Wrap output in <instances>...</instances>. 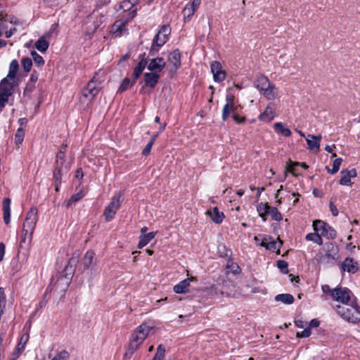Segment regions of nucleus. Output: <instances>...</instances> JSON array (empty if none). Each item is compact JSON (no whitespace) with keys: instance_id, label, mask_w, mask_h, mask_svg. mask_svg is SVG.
Returning a JSON list of instances; mask_svg holds the SVG:
<instances>
[{"instance_id":"nucleus-1","label":"nucleus","mask_w":360,"mask_h":360,"mask_svg":"<svg viewBox=\"0 0 360 360\" xmlns=\"http://www.w3.org/2000/svg\"><path fill=\"white\" fill-rule=\"evenodd\" d=\"M38 221V210L32 207L27 213L22 224L20 243H25L27 240L30 243L33 238V233Z\"/></svg>"},{"instance_id":"nucleus-2","label":"nucleus","mask_w":360,"mask_h":360,"mask_svg":"<svg viewBox=\"0 0 360 360\" xmlns=\"http://www.w3.org/2000/svg\"><path fill=\"white\" fill-rule=\"evenodd\" d=\"M339 257V248L334 242L326 243L321 248L314 259L319 264H328L338 259Z\"/></svg>"},{"instance_id":"nucleus-3","label":"nucleus","mask_w":360,"mask_h":360,"mask_svg":"<svg viewBox=\"0 0 360 360\" xmlns=\"http://www.w3.org/2000/svg\"><path fill=\"white\" fill-rule=\"evenodd\" d=\"M152 328V327L146 325V323H142L136 328L131 334L126 355H131L138 349L144 340L147 338Z\"/></svg>"},{"instance_id":"nucleus-4","label":"nucleus","mask_w":360,"mask_h":360,"mask_svg":"<svg viewBox=\"0 0 360 360\" xmlns=\"http://www.w3.org/2000/svg\"><path fill=\"white\" fill-rule=\"evenodd\" d=\"M335 309L337 314L345 321L352 323L360 322V307L356 304H338Z\"/></svg>"},{"instance_id":"nucleus-5","label":"nucleus","mask_w":360,"mask_h":360,"mask_svg":"<svg viewBox=\"0 0 360 360\" xmlns=\"http://www.w3.org/2000/svg\"><path fill=\"white\" fill-rule=\"evenodd\" d=\"M70 166L71 161L66 159L64 150H60L56 156V167L53 171L54 180L69 178Z\"/></svg>"},{"instance_id":"nucleus-6","label":"nucleus","mask_w":360,"mask_h":360,"mask_svg":"<svg viewBox=\"0 0 360 360\" xmlns=\"http://www.w3.org/2000/svg\"><path fill=\"white\" fill-rule=\"evenodd\" d=\"M136 9L131 11L127 18H122L117 20L112 25V32L116 37H121L124 31L127 30L125 27L131 22L136 15Z\"/></svg>"},{"instance_id":"nucleus-7","label":"nucleus","mask_w":360,"mask_h":360,"mask_svg":"<svg viewBox=\"0 0 360 360\" xmlns=\"http://www.w3.org/2000/svg\"><path fill=\"white\" fill-rule=\"evenodd\" d=\"M97 73H95L91 79L88 82L86 86L82 91V96L87 100L89 103L93 101L94 97L98 94L101 82L96 79Z\"/></svg>"},{"instance_id":"nucleus-8","label":"nucleus","mask_w":360,"mask_h":360,"mask_svg":"<svg viewBox=\"0 0 360 360\" xmlns=\"http://www.w3.org/2000/svg\"><path fill=\"white\" fill-rule=\"evenodd\" d=\"M122 199V194L120 192L112 197L110 202L105 208L103 212V215L105 216L106 221H111L114 218L117 211L120 207Z\"/></svg>"},{"instance_id":"nucleus-9","label":"nucleus","mask_w":360,"mask_h":360,"mask_svg":"<svg viewBox=\"0 0 360 360\" xmlns=\"http://www.w3.org/2000/svg\"><path fill=\"white\" fill-rule=\"evenodd\" d=\"M313 228L316 232H320L321 236L328 239H335L337 236L336 231L326 222L321 220H315L313 222Z\"/></svg>"},{"instance_id":"nucleus-10","label":"nucleus","mask_w":360,"mask_h":360,"mask_svg":"<svg viewBox=\"0 0 360 360\" xmlns=\"http://www.w3.org/2000/svg\"><path fill=\"white\" fill-rule=\"evenodd\" d=\"M352 292L347 288L337 287L335 288L333 300L342 304L348 303L351 299Z\"/></svg>"},{"instance_id":"nucleus-11","label":"nucleus","mask_w":360,"mask_h":360,"mask_svg":"<svg viewBox=\"0 0 360 360\" xmlns=\"http://www.w3.org/2000/svg\"><path fill=\"white\" fill-rule=\"evenodd\" d=\"M213 79L216 82H221L226 78V72L222 70V65L219 61H213L210 65Z\"/></svg>"},{"instance_id":"nucleus-12","label":"nucleus","mask_w":360,"mask_h":360,"mask_svg":"<svg viewBox=\"0 0 360 360\" xmlns=\"http://www.w3.org/2000/svg\"><path fill=\"white\" fill-rule=\"evenodd\" d=\"M278 240H274L271 236H262V241L259 244L260 246L265 248L268 250L271 251H279L282 242L279 239Z\"/></svg>"},{"instance_id":"nucleus-13","label":"nucleus","mask_w":360,"mask_h":360,"mask_svg":"<svg viewBox=\"0 0 360 360\" xmlns=\"http://www.w3.org/2000/svg\"><path fill=\"white\" fill-rule=\"evenodd\" d=\"M146 53L141 54L139 57L140 59L137 65L134 68V71L132 73V80L133 83H136V80L141 76L145 68L147 65L148 60L145 58Z\"/></svg>"},{"instance_id":"nucleus-14","label":"nucleus","mask_w":360,"mask_h":360,"mask_svg":"<svg viewBox=\"0 0 360 360\" xmlns=\"http://www.w3.org/2000/svg\"><path fill=\"white\" fill-rule=\"evenodd\" d=\"M341 269L344 271L355 274L359 270V263L352 257H347L342 262Z\"/></svg>"},{"instance_id":"nucleus-15","label":"nucleus","mask_w":360,"mask_h":360,"mask_svg":"<svg viewBox=\"0 0 360 360\" xmlns=\"http://www.w3.org/2000/svg\"><path fill=\"white\" fill-rule=\"evenodd\" d=\"M166 65L165 60L162 57H157L150 60L148 65V69L153 72H160Z\"/></svg>"},{"instance_id":"nucleus-16","label":"nucleus","mask_w":360,"mask_h":360,"mask_svg":"<svg viewBox=\"0 0 360 360\" xmlns=\"http://www.w3.org/2000/svg\"><path fill=\"white\" fill-rule=\"evenodd\" d=\"M307 168H308V166L305 163L300 164L296 162L288 165L285 173H291L293 177H297L301 174L300 170ZM285 177H287V174H285Z\"/></svg>"},{"instance_id":"nucleus-17","label":"nucleus","mask_w":360,"mask_h":360,"mask_svg":"<svg viewBox=\"0 0 360 360\" xmlns=\"http://www.w3.org/2000/svg\"><path fill=\"white\" fill-rule=\"evenodd\" d=\"M193 280H195V278L192 276L180 281L174 286V292L176 294H183L188 292L189 290L188 288L190 286L191 282Z\"/></svg>"},{"instance_id":"nucleus-18","label":"nucleus","mask_w":360,"mask_h":360,"mask_svg":"<svg viewBox=\"0 0 360 360\" xmlns=\"http://www.w3.org/2000/svg\"><path fill=\"white\" fill-rule=\"evenodd\" d=\"M160 79V75L156 72H146L144 74V86L154 89Z\"/></svg>"},{"instance_id":"nucleus-19","label":"nucleus","mask_w":360,"mask_h":360,"mask_svg":"<svg viewBox=\"0 0 360 360\" xmlns=\"http://www.w3.org/2000/svg\"><path fill=\"white\" fill-rule=\"evenodd\" d=\"M8 77H4L0 82V93L6 94L9 97L14 93V84L11 82Z\"/></svg>"},{"instance_id":"nucleus-20","label":"nucleus","mask_w":360,"mask_h":360,"mask_svg":"<svg viewBox=\"0 0 360 360\" xmlns=\"http://www.w3.org/2000/svg\"><path fill=\"white\" fill-rule=\"evenodd\" d=\"M312 140L307 139L306 141L308 145V148L310 150L319 152L320 149L319 141L321 139V135H308Z\"/></svg>"},{"instance_id":"nucleus-21","label":"nucleus","mask_w":360,"mask_h":360,"mask_svg":"<svg viewBox=\"0 0 360 360\" xmlns=\"http://www.w3.org/2000/svg\"><path fill=\"white\" fill-rule=\"evenodd\" d=\"M168 61L172 63L174 71L181 67V53L179 49H175L169 53Z\"/></svg>"},{"instance_id":"nucleus-22","label":"nucleus","mask_w":360,"mask_h":360,"mask_svg":"<svg viewBox=\"0 0 360 360\" xmlns=\"http://www.w3.org/2000/svg\"><path fill=\"white\" fill-rule=\"evenodd\" d=\"M2 210L4 214V221L8 224L11 221V199L6 198L2 202Z\"/></svg>"},{"instance_id":"nucleus-23","label":"nucleus","mask_w":360,"mask_h":360,"mask_svg":"<svg viewBox=\"0 0 360 360\" xmlns=\"http://www.w3.org/2000/svg\"><path fill=\"white\" fill-rule=\"evenodd\" d=\"M212 220L216 224H221L224 218L223 212H220L217 207H214L212 210H207L206 212Z\"/></svg>"},{"instance_id":"nucleus-24","label":"nucleus","mask_w":360,"mask_h":360,"mask_svg":"<svg viewBox=\"0 0 360 360\" xmlns=\"http://www.w3.org/2000/svg\"><path fill=\"white\" fill-rule=\"evenodd\" d=\"M271 82L267 77L264 75H259L257 77L255 82V87L261 92H262Z\"/></svg>"},{"instance_id":"nucleus-25","label":"nucleus","mask_w":360,"mask_h":360,"mask_svg":"<svg viewBox=\"0 0 360 360\" xmlns=\"http://www.w3.org/2000/svg\"><path fill=\"white\" fill-rule=\"evenodd\" d=\"M270 205L267 202H260L257 206V211L263 221H266L269 216Z\"/></svg>"},{"instance_id":"nucleus-26","label":"nucleus","mask_w":360,"mask_h":360,"mask_svg":"<svg viewBox=\"0 0 360 360\" xmlns=\"http://www.w3.org/2000/svg\"><path fill=\"white\" fill-rule=\"evenodd\" d=\"M156 232H150L146 234H141L139 236V242L138 243V248L141 249L148 245L155 236Z\"/></svg>"},{"instance_id":"nucleus-27","label":"nucleus","mask_w":360,"mask_h":360,"mask_svg":"<svg viewBox=\"0 0 360 360\" xmlns=\"http://www.w3.org/2000/svg\"><path fill=\"white\" fill-rule=\"evenodd\" d=\"M274 110L268 105L265 110L259 116V120L262 122H269L274 118Z\"/></svg>"},{"instance_id":"nucleus-28","label":"nucleus","mask_w":360,"mask_h":360,"mask_svg":"<svg viewBox=\"0 0 360 360\" xmlns=\"http://www.w3.org/2000/svg\"><path fill=\"white\" fill-rule=\"evenodd\" d=\"M264 96L268 100H274L277 96L276 91V86L274 84H270L262 92H261Z\"/></svg>"},{"instance_id":"nucleus-29","label":"nucleus","mask_w":360,"mask_h":360,"mask_svg":"<svg viewBox=\"0 0 360 360\" xmlns=\"http://www.w3.org/2000/svg\"><path fill=\"white\" fill-rule=\"evenodd\" d=\"M275 301L281 302L285 304H291L294 302V297L291 294L283 293L278 294L275 297Z\"/></svg>"},{"instance_id":"nucleus-30","label":"nucleus","mask_w":360,"mask_h":360,"mask_svg":"<svg viewBox=\"0 0 360 360\" xmlns=\"http://www.w3.org/2000/svg\"><path fill=\"white\" fill-rule=\"evenodd\" d=\"M19 70V64L17 60H13L9 66V71L6 76V77H8L11 80L15 79L17 72Z\"/></svg>"},{"instance_id":"nucleus-31","label":"nucleus","mask_w":360,"mask_h":360,"mask_svg":"<svg viewBox=\"0 0 360 360\" xmlns=\"http://www.w3.org/2000/svg\"><path fill=\"white\" fill-rule=\"evenodd\" d=\"M274 128L277 133L281 134L285 137H288L291 135L290 130L282 122H276L274 124Z\"/></svg>"},{"instance_id":"nucleus-32","label":"nucleus","mask_w":360,"mask_h":360,"mask_svg":"<svg viewBox=\"0 0 360 360\" xmlns=\"http://www.w3.org/2000/svg\"><path fill=\"white\" fill-rule=\"evenodd\" d=\"M49 46V42L44 37H41L34 44V47L40 52H46Z\"/></svg>"},{"instance_id":"nucleus-33","label":"nucleus","mask_w":360,"mask_h":360,"mask_svg":"<svg viewBox=\"0 0 360 360\" xmlns=\"http://www.w3.org/2000/svg\"><path fill=\"white\" fill-rule=\"evenodd\" d=\"M70 356L69 353L66 350H62L55 355L49 354L47 360H68Z\"/></svg>"},{"instance_id":"nucleus-34","label":"nucleus","mask_w":360,"mask_h":360,"mask_svg":"<svg viewBox=\"0 0 360 360\" xmlns=\"http://www.w3.org/2000/svg\"><path fill=\"white\" fill-rule=\"evenodd\" d=\"M136 83H133V80L130 79L128 77H125L122 79V83L118 88V93H123L124 91L129 89L131 86H133Z\"/></svg>"},{"instance_id":"nucleus-35","label":"nucleus","mask_w":360,"mask_h":360,"mask_svg":"<svg viewBox=\"0 0 360 360\" xmlns=\"http://www.w3.org/2000/svg\"><path fill=\"white\" fill-rule=\"evenodd\" d=\"M305 239L308 241H313L314 243L321 245H323V239L319 232L309 233L306 235Z\"/></svg>"},{"instance_id":"nucleus-36","label":"nucleus","mask_w":360,"mask_h":360,"mask_svg":"<svg viewBox=\"0 0 360 360\" xmlns=\"http://www.w3.org/2000/svg\"><path fill=\"white\" fill-rule=\"evenodd\" d=\"M236 110V107L235 105H231L229 104H225L223 110H222V120L223 121H226L230 116L231 112L234 113Z\"/></svg>"},{"instance_id":"nucleus-37","label":"nucleus","mask_w":360,"mask_h":360,"mask_svg":"<svg viewBox=\"0 0 360 360\" xmlns=\"http://www.w3.org/2000/svg\"><path fill=\"white\" fill-rule=\"evenodd\" d=\"M85 195V190L81 188L77 193L73 194L67 202V207H69L72 203H75L81 200Z\"/></svg>"},{"instance_id":"nucleus-38","label":"nucleus","mask_w":360,"mask_h":360,"mask_svg":"<svg viewBox=\"0 0 360 360\" xmlns=\"http://www.w3.org/2000/svg\"><path fill=\"white\" fill-rule=\"evenodd\" d=\"M29 338H30V336H29L28 333H25L21 336L20 341L16 347V350L19 353L22 352L24 350L25 345L29 340Z\"/></svg>"},{"instance_id":"nucleus-39","label":"nucleus","mask_w":360,"mask_h":360,"mask_svg":"<svg viewBox=\"0 0 360 360\" xmlns=\"http://www.w3.org/2000/svg\"><path fill=\"white\" fill-rule=\"evenodd\" d=\"M341 174L342 176L340 180H351L352 178L356 176V169L342 170Z\"/></svg>"},{"instance_id":"nucleus-40","label":"nucleus","mask_w":360,"mask_h":360,"mask_svg":"<svg viewBox=\"0 0 360 360\" xmlns=\"http://www.w3.org/2000/svg\"><path fill=\"white\" fill-rule=\"evenodd\" d=\"M269 216H271V219L276 221H280L282 219L281 214L275 207L270 206V209L269 210Z\"/></svg>"},{"instance_id":"nucleus-41","label":"nucleus","mask_w":360,"mask_h":360,"mask_svg":"<svg viewBox=\"0 0 360 360\" xmlns=\"http://www.w3.org/2000/svg\"><path fill=\"white\" fill-rule=\"evenodd\" d=\"M21 64H22L24 71L26 73H28L32 69V60L31 58H30L28 57H23L21 59Z\"/></svg>"},{"instance_id":"nucleus-42","label":"nucleus","mask_w":360,"mask_h":360,"mask_svg":"<svg viewBox=\"0 0 360 360\" xmlns=\"http://www.w3.org/2000/svg\"><path fill=\"white\" fill-rule=\"evenodd\" d=\"M165 347L162 345H159L157 348V352L154 355L152 360H162L165 357Z\"/></svg>"},{"instance_id":"nucleus-43","label":"nucleus","mask_w":360,"mask_h":360,"mask_svg":"<svg viewBox=\"0 0 360 360\" xmlns=\"http://www.w3.org/2000/svg\"><path fill=\"white\" fill-rule=\"evenodd\" d=\"M94 262V253L92 251H87L84 257V263L85 266H90Z\"/></svg>"},{"instance_id":"nucleus-44","label":"nucleus","mask_w":360,"mask_h":360,"mask_svg":"<svg viewBox=\"0 0 360 360\" xmlns=\"http://www.w3.org/2000/svg\"><path fill=\"white\" fill-rule=\"evenodd\" d=\"M25 136V130L22 127L18 128L15 134V142L16 144H20Z\"/></svg>"},{"instance_id":"nucleus-45","label":"nucleus","mask_w":360,"mask_h":360,"mask_svg":"<svg viewBox=\"0 0 360 360\" xmlns=\"http://www.w3.org/2000/svg\"><path fill=\"white\" fill-rule=\"evenodd\" d=\"M31 55L32 56L34 62L38 65H44V60L39 54H38L36 51H33L31 52Z\"/></svg>"},{"instance_id":"nucleus-46","label":"nucleus","mask_w":360,"mask_h":360,"mask_svg":"<svg viewBox=\"0 0 360 360\" xmlns=\"http://www.w3.org/2000/svg\"><path fill=\"white\" fill-rule=\"evenodd\" d=\"M195 11L187 4L183 10V15L185 18H191L195 13Z\"/></svg>"},{"instance_id":"nucleus-47","label":"nucleus","mask_w":360,"mask_h":360,"mask_svg":"<svg viewBox=\"0 0 360 360\" xmlns=\"http://www.w3.org/2000/svg\"><path fill=\"white\" fill-rule=\"evenodd\" d=\"M165 44V39H162L159 34H156L155 36L152 44L157 47H161Z\"/></svg>"},{"instance_id":"nucleus-48","label":"nucleus","mask_w":360,"mask_h":360,"mask_svg":"<svg viewBox=\"0 0 360 360\" xmlns=\"http://www.w3.org/2000/svg\"><path fill=\"white\" fill-rule=\"evenodd\" d=\"M277 266L281 270V271L283 274H287L288 272V262L284 260H278L277 262Z\"/></svg>"},{"instance_id":"nucleus-49","label":"nucleus","mask_w":360,"mask_h":360,"mask_svg":"<svg viewBox=\"0 0 360 360\" xmlns=\"http://www.w3.org/2000/svg\"><path fill=\"white\" fill-rule=\"evenodd\" d=\"M322 291L328 295H330L332 297V298H334L335 296V288L331 289L328 285H323L321 287Z\"/></svg>"},{"instance_id":"nucleus-50","label":"nucleus","mask_w":360,"mask_h":360,"mask_svg":"<svg viewBox=\"0 0 360 360\" xmlns=\"http://www.w3.org/2000/svg\"><path fill=\"white\" fill-rule=\"evenodd\" d=\"M342 158H336L333 161V169L330 171L331 174H335L338 171L340 166L342 163Z\"/></svg>"},{"instance_id":"nucleus-51","label":"nucleus","mask_w":360,"mask_h":360,"mask_svg":"<svg viewBox=\"0 0 360 360\" xmlns=\"http://www.w3.org/2000/svg\"><path fill=\"white\" fill-rule=\"evenodd\" d=\"M9 99V96L0 93V110H1L6 105Z\"/></svg>"},{"instance_id":"nucleus-52","label":"nucleus","mask_w":360,"mask_h":360,"mask_svg":"<svg viewBox=\"0 0 360 360\" xmlns=\"http://www.w3.org/2000/svg\"><path fill=\"white\" fill-rule=\"evenodd\" d=\"M171 30L169 26L163 25L160 27V30L157 34H159L160 35L162 34H165V36H169Z\"/></svg>"},{"instance_id":"nucleus-53","label":"nucleus","mask_w":360,"mask_h":360,"mask_svg":"<svg viewBox=\"0 0 360 360\" xmlns=\"http://www.w3.org/2000/svg\"><path fill=\"white\" fill-rule=\"evenodd\" d=\"M132 6H131L129 0H124L120 4V8L123 10V11L126 12L127 11H130Z\"/></svg>"},{"instance_id":"nucleus-54","label":"nucleus","mask_w":360,"mask_h":360,"mask_svg":"<svg viewBox=\"0 0 360 360\" xmlns=\"http://www.w3.org/2000/svg\"><path fill=\"white\" fill-rule=\"evenodd\" d=\"M154 143H153V142H148L147 143V145L146 146V147L144 148V149L142 151V155L143 156H147L150 153V150H151V148L153 147Z\"/></svg>"},{"instance_id":"nucleus-55","label":"nucleus","mask_w":360,"mask_h":360,"mask_svg":"<svg viewBox=\"0 0 360 360\" xmlns=\"http://www.w3.org/2000/svg\"><path fill=\"white\" fill-rule=\"evenodd\" d=\"M34 87L35 86L34 84H32L31 82H27L24 89V94L32 92Z\"/></svg>"},{"instance_id":"nucleus-56","label":"nucleus","mask_w":360,"mask_h":360,"mask_svg":"<svg viewBox=\"0 0 360 360\" xmlns=\"http://www.w3.org/2000/svg\"><path fill=\"white\" fill-rule=\"evenodd\" d=\"M233 119L238 124L243 123L245 121V117H240L238 115L236 114L235 112L233 115Z\"/></svg>"},{"instance_id":"nucleus-57","label":"nucleus","mask_w":360,"mask_h":360,"mask_svg":"<svg viewBox=\"0 0 360 360\" xmlns=\"http://www.w3.org/2000/svg\"><path fill=\"white\" fill-rule=\"evenodd\" d=\"M226 104H229L231 105H235L234 101L235 96L233 94H229L226 97Z\"/></svg>"},{"instance_id":"nucleus-58","label":"nucleus","mask_w":360,"mask_h":360,"mask_svg":"<svg viewBox=\"0 0 360 360\" xmlns=\"http://www.w3.org/2000/svg\"><path fill=\"white\" fill-rule=\"evenodd\" d=\"M201 4V0H193L192 2L188 4L191 8H194L195 11L198 9Z\"/></svg>"},{"instance_id":"nucleus-59","label":"nucleus","mask_w":360,"mask_h":360,"mask_svg":"<svg viewBox=\"0 0 360 360\" xmlns=\"http://www.w3.org/2000/svg\"><path fill=\"white\" fill-rule=\"evenodd\" d=\"M329 207H330V210L332 214L334 217L338 216V210L336 206L333 203V202H331V201L330 202Z\"/></svg>"},{"instance_id":"nucleus-60","label":"nucleus","mask_w":360,"mask_h":360,"mask_svg":"<svg viewBox=\"0 0 360 360\" xmlns=\"http://www.w3.org/2000/svg\"><path fill=\"white\" fill-rule=\"evenodd\" d=\"M299 336L302 338H308L311 335V329L310 328H304L300 334H297Z\"/></svg>"},{"instance_id":"nucleus-61","label":"nucleus","mask_w":360,"mask_h":360,"mask_svg":"<svg viewBox=\"0 0 360 360\" xmlns=\"http://www.w3.org/2000/svg\"><path fill=\"white\" fill-rule=\"evenodd\" d=\"M110 2V0H97L96 1V7L101 8L104 6L109 4Z\"/></svg>"},{"instance_id":"nucleus-62","label":"nucleus","mask_w":360,"mask_h":360,"mask_svg":"<svg viewBox=\"0 0 360 360\" xmlns=\"http://www.w3.org/2000/svg\"><path fill=\"white\" fill-rule=\"evenodd\" d=\"M160 47H157L154 46L153 44L151 45V47L149 51V56H154L156 55V53L158 52Z\"/></svg>"},{"instance_id":"nucleus-63","label":"nucleus","mask_w":360,"mask_h":360,"mask_svg":"<svg viewBox=\"0 0 360 360\" xmlns=\"http://www.w3.org/2000/svg\"><path fill=\"white\" fill-rule=\"evenodd\" d=\"M84 176V173L82 168H78L75 174V178L77 179H82Z\"/></svg>"},{"instance_id":"nucleus-64","label":"nucleus","mask_w":360,"mask_h":360,"mask_svg":"<svg viewBox=\"0 0 360 360\" xmlns=\"http://www.w3.org/2000/svg\"><path fill=\"white\" fill-rule=\"evenodd\" d=\"M38 79V75H37L36 72L34 71L31 75L30 78L28 82H31L32 84H35Z\"/></svg>"}]
</instances>
